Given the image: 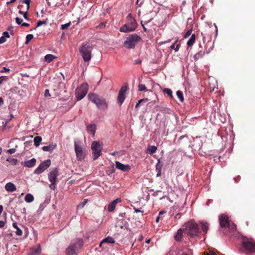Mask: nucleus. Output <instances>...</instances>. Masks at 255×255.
Here are the masks:
<instances>
[{
	"instance_id": "obj_1",
	"label": "nucleus",
	"mask_w": 255,
	"mask_h": 255,
	"mask_svg": "<svg viewBox=\"0 0 255 255\" xmlns=\"http://www.w3.org/2000/svg\"><path fill=\"white\" fill-rule=\"evenodd\" d=\"M137 26L136 20L132 17L131 13H129L127 16V22L120 28L122 32H128L134 31Z\"/></svg>"
},
{
	"instance_id": "obj_2",
	"label": "nucleus",
	"mask_w": 255,
	"mask_h": 255,
	"mask_svg": "<svg viewBox=\"0 0 255 255\" xmlns=\"http://www.w3.org/2000/svg\"><path fill=\"white\" fill-rule=\"evenodd\" d=\"M184 227L185 231L191 237L198 236L200 233L197 223L193 220H191L186 223Z\"/></svg>"
},
{
	"instance_id": "obj_3",
	"label": "nucleus",
	"mask_w": 255,
	"mask_h": 255,
	"mask_svg": "<svg viewBox=\"0 0 255 255\" xmlns=\"http://www.w3.org/2000/svg\"><path fill=\"white\" fill-rule=\"evenodd\" d=\"M88 98L90 101L95 103L99 109L105 110L107 109L108 104L106 100L99 95L94 93H90L88 95Z\"/></svg>"
},
{
	"instance_id": "obj_4",
	"label": "nucleus",
	"mask_w": 255,
	"mask_h": 255,
	"mask_svg": "<svg viewBox=\"0 0 255 255\" xmlns=\"http://www.w3.org/2000/svg\"><path fill=\"white\" fill-rule=\"evenodd\" d=\"M141 40V38L137 34H132L127 37L124 43V45L128 49H132Z\"/></svg>"
},
{
	"instance_id": "obj_5",
	"label": "nucleus",
	"mask_w": 255,
	"mask_h": 255,
	"mask_svg": "<svg viewBox=\"0 0 255 255\" xmlns=\"http://www.w3.org/2000/svg\"><path fill=\"white\" fill-rule=\"evenodd\" d=\"M83 246L81 240L77 239L72 242L66 250V255H77L78 248H81Z\"/></svg>"
},
{
	"instance_id": "obj_6",
	"label": "nucleus",
	"mask_w": 255,
	"mask_h": 255,
	"mask_svg": "<svg viewBox=\"0 0 255 255\" xmlns=\"http://www.w3.org/2000/svg\"><path fill=\"white\" fill-rule=\"evenodd\" d=\"M242 247L244 252L247 254L255 252V243L251 239L244 240L242 242Z\"/></svg>"
},
{
	"instance_id": "obj_7",
	"label": "nucleus",
	"mask_w": 255,
	"mask_h": 255,
	"mask_svg": "<svg viewBox=\"0 0 255 255\" xmlns=\"http://www.w3.org/2000/svg\"><path fill=\"white\" fill-rule=\"evenodd\" d=\"M92 49V47L87 44L84 45L80 48L79 51L84 61L88 62L91 60Z\"/></svg>"
},
{
	"instance_id": "obj_8",
	"label": "nucleus",
	"mask_w": 255,
	"mask_h": 255,
	"mask_svg": "<svg viewBox=\"0 0 255 255\" xmlns=\"http://www.w3.org/2000/svg\"><path fill=\"white\" fill-rule=\"evenodd\" d=\"M88 85L85 83L82 84L76 89V97L78 101L82 100L87 94Z\"/></svg>"
},
{
	"instance_id": "obj_9",
	"label": "nucleus",
	"mask_w": 255,
	"mask_h": 255,
	"mask_svg": "<svg viewBox=\"0 0 255 255\" xmlns=\"http://www.w3.org/2000/svg\"><path fill=\"white\" fill-rule=\"evenodd\" d=\"M74 148L77 159L79 161L83 160L86 155V151L84 149L79 142L74 141Z\"/></svg>"
},
{
	"instance_id": "obj_10",
	"label": "nucleus",
	"mask_w": 255,
	"mask_h": 255,
	"mask_svg": "<svg viewBox=\"0 0 255 255\" xmlns=\"http://www.w3.org/2000/svg\"><path fill=\"white\" fill-rule=\"evenodd\" d=\"M58 171L57 168H55L51 171L48 174V180L51 182L49 187L52 190L55 189V185L57 181Z\"/></svg>"
},
{
	"instance_id": "obj_11",
	"label": "nucleus",
	"mask_w": 255,
	"mask_h": 255,
	"mask_svg": "<svg viewBox=\"0 0 255 255\" xmlns=\"http://www.w3.org/2000/svg\"><path fill=\"white\" fill-rule=\"evenodd\" d=\"M91 149L93 151V159L95 160L101 155L102 145L99 142L94 141L92 143Z\"/></svg>"
},
{
	"instance_id": "obj_12",
	"label": "nucleus",
	"mask_w": 255,
	"mask_h": 255,
	"mask_svg": "<svg viewBox=\"0 0 255 255\" xmlns=\"http://www.w3.org/2000/svg\"><path fill=\"white\" fill-rule=\"evenodd\" d=\"M51 165V161L50 159L46 160L42 162L37 168L34 170V173L39 174L47 169Z\"/></svg>"
},
{
	"instance_id": "obj_13",
	"label": "nucleus",
	"mask_w": 255,
	"mask_h": 255,
	"mask_svg": "<svg viewBox=\"0 0 255 255\" xmlns=\"http://www.w3.org/2000/svg\"><path fill=\"white\" fill-rule=\"evenodd\" d=\"M128 86L127 85H124L121 87L119 91L118 96V102L120 106L123 104L125 100L126 93L128 90Z\"/></svg>"
},
{
	"instance_id": "obj_14",
	"label": "nucleus",
	"mask_w": 255,
	"mask_h": 255,
	"mask_svg": "<svg viewBox=\"0 0 255 255\" xmlns=\"http://www.w3.org/2000/svg\"><path fill=\"white\" fill-rule=\"evenodd\" d=\"M220 225L222 228H227L230 226L229 217L225 215L222 214L219 218Z\"/></svg>"
},
{
	"instance_id": "obj_15",
	"label": "nucleus",
	"mask_w": 255,
	"mask_h": 255,
	"mask_svg": "<svg viewBox=\"0 0 255 255\" xmlns=\"http://www.w3.org/2000/svg\"><path fill=\"white\" fill-rule=\"evenodd\" d=\"M115 164L117 168L124 172L128 171L131 168L129 165L123 164L119 161H116Z\"/></svg>"
},
{
	"instance_id": "obj_16",
	"label": "nucleus",
	"mask_w": 255,
	"mask_h": 255,
	"mask_svg": "<svg viewBox=\"0 0 255 255\" xmlns=\"http://www.w3.org/2000/svg\"><path fill=\"white\" fill-rule=\"evenodd\" d=\"M121 199L120 198H117L116 200L110 203L108 206V210L110 212H113L116 208V205L121 202Z\"/></svg>"
},
{
	"instance_id": "obj_17",
	"label": "nucleus",
	"mask_w": 255,
	"mask_h": 255,
	"mask_svg": "<svg viewBox=\"0 0 255 255\" xmlns=\"http://www.w3.org/2000/svg\"><path fill=\"white\" fill-rule=\"evenodd\" d=\"M41 252L40 246L39 245L36 247L30 249L28 255H40Z\"/></svg>"
},
{
	"instance_id": "obj_18",
	"label": "nucleus",
	"mask_w": 255,
	"mask_h": 255,
	"mask_svg": "<svg viewBox=\"0 0 255 255\" xmlns=\"http://www.w3.org/2000/svg\"><path fill=\"white\" fill-rule=\"evenodd\" d=\"M36 159L35 158H32L30 160H27L24 161V162H21V164L23 165L25 167H32L35 166L36 163Z\"/></svg>"
},
{
	"instance_id": "obj_19",
	"label": "nucleus",
	"mask_w": 255,
	"mask_h": 255,
	"mask_svg": "<svg viewBox=\"0 0 255 255\" xmlns=\"http://www.w3.org/2000/svg\"><path fill=\"white\" fill-rule=\"evenodd\" d=\"M184 231H185L184 229L182 228L179 229L177 231L176 234L174 236V239L176 241L179 242L181 240L183 237Z\"/></svg>"
},
{
	"instance_id": "obj_20",
	"label": "nucleus",
	"mask_w": 255,
	"mask_h": 255,
	"mask_svg": "<svg viewBox=\"0 0 255 255\" xmlns=\"http://www.w3.org/2000/svg\"><path fill=\"white\" fill-rule=\"evenodd\" d=\"M178 255H192V251L188 248L179 249L177 252Z\"/></svg>"
},
{
	"instance_id": "obj_21",
	"label": "nucleus",
	"mask_w": 255,
	"mask_h": 255,
	"mask_svg": "<svg viewBox=\"0 0 255 255\" xmlns=\"http://www.w3.org/2000/svg\"><path fill=\"white\" fill-rule=\"evenodd\" d=\"M5 189L7 191L10 192H13L16 189L15 185L11 182L6 183L5 185Z\"/></svg>"
},
{
	"instance_id": "obj_22",
	"label": "nucleus",
	"mask_w": 255,
	"mask_h": 255,
	"mask_svg": "<svg viewBox=\"0 0 255 255\" xmlns=\"http://www.w3.org/2000/svg\"><path fill=\"white\" fill-rule=\"evenodd\" d=\"M201 225V230L204 233V234H207L209 227V224L205 222L201 221L200 222Z\"/></svg>"
},
{
	"instance_id": "obj_23",
	"label": "nucleus",
	"mask_w": 255,
	"mask_h": 255,
	"mask_svg": "<svg viewBox=\"0 0 255 255\" xmlns=\"http://www.w3.org/2000/svg\"><path fill=\"white\" fill-rule=\"evenodd\" d=\"M205 54V52L203 50H200L198 52L196 53L193 56V59L195 61L202 58Z\"/></svg>"
},
{
	"instance_id": "obj_24",
	"label": "nucleus",
	"mask_w": 255,
	"mask_h": 255,
	"mask_svg": "<svg viewBox=\"0 0 255 255\" xmlns=\"http://www.w3.org/2000/svg\"><path fill=\"white\" fill-rule=\"evenodd\" d=\"M96 126L95 124H91L87 127V130L89 132H91L93 135H94L96 131Z\"/></svg>"
},
{
	"instance_id": "obj_25",
	"label": "nucleus",
	"mask_w": 255,
	"mask_h": 255,
	"mask_svg": "<svg viewBox=\"0 0 255 255\" xmlns=\"http://www.w3.org/2000/svg\"><path fill=\"white\" fill-rule=\"evenodd\" d=\"M56 147V144H49L42 147V150L44 151H51Z\"/></svg>"
},
{
	"instance_id": "obj_26",
	"label": "nucleus",
	"mask_w": 255,
	"mask_h": 255,
	"mask_svg": "<svg viewBox=\"0 0 255 255\" xmlns=\"http://www.w3.org/2000/svg\"><path fill=\"white\" fill-rule=\"evenodd\" d=\"M195 40H196V35L195 34H192L191 36L190 37V38H189L188 41H187V45L189 47L192 46L194 44V43H195Z\"/></svg>"
},
{
	"instance_id": "obj_27",
	"label": "nucleus",
	"mask_w": 255,
	"mask_h": 255,
	"mask_svg": "<svg viewBox=\"0 0 255 255\" xmlns=\"http://www.w3.org/2000/svg\"><path fill=\"white\" fill-rule=\"evenodd\" d=\"M25 201L27 203L32 202L34 200V197L31 194H27L24 197Z\"/></svg>"
},
{
	"instance_id": "obj_28",
	"label": "nucleus",
	"mask_w": 255,
	"mask_h": 255,
	"mask_svg": "<svg viewBox=\"0 0 255 255\" xmlns=\"http://www.w3.org/2000/svg\"><path fill=\"white\" fill-rule=\"evenodd\" d=\"M42 141V137L40 136H36L34 138V144L36 147H38L41 141Z\"/></svg>"
},
{
	"instance_id": "obj_29",
	"label": "nucleus",
	"mask_w": 255,
	"mask_h": 255,
	"mask_svg": "<svg viewBox=\"0 0 255 255\" xmlns=\"http://www.w3.org/2000/svg\"><path fill=\"white\" fill-rule=\"evenodd\" d=\"M13 227L14 228H15L16 231H15V234L17 236H21L22 235V231L21 229H20L16 223H13Z\"/></svg>"
},
{
	"instance_id": "obj_30",
	"label": "nucleus",
	"mask_w": 255,
	"mask_h": 255,
	"mask_svg": "<svg viewBox=\"0 0 255 255\" xmlns=\"http://www.w3.org/2000/svg\"><path fill=\"white\" fill-rule=\"evenodd\" d=\"M102 243L114 244L115 243V241L112 237L108 236V237L102 240Z\"/></svg>"
},
{
	"instance_id": "obj_31",
	"label": "nucleus",
	"mask_w": 255,
	"mask_h": 255,
	"mask_svg": "<svg viewBox=\"0 0 255 255\" xmlns=\"http://www.w3.org/2000/svg\"><path fill=\"white\" fill-rule=\"evenodd\" d=\"M56 57L52 54H47L45 56V60L47 62H51Z\"/></svg>"
},
{
	"instance_id": "obj_32",
	"label": "nucleus",
	"mask_w": 255,
	"mask_h": 255,
	"mask_svg": "<svg viewBox=\"0 0 255 255\" xmlns=\"http://www.w3.org/2000/svg\"><path fill=\"white\" fill-rule=\"evenodd\" d=\"M163 93L167 94L171 98H173L172 91L171 89L168 88H165L163 90Z\"/></svg>"
},
{
	"instance_id": "obj_33",
	"label": "nucleus",
	"mask_w": 255,
	"mask_h": 255,
	"mask_svg": "<svg viewBox=\"0 0 255 255\" xmlns=\"http://www.w3.org/2000/svg\"><path fill=\"white\" fill-rule=\"evenodd\" d=\"M157 149V147L154 145H150L148 147V151L150 154H153L155 153Z\"/></svg>"
},
{
	"instance_id": "obj_34",
	"label": "nucleus",
	"mask_w": 255,
	"mask_h": 255,
	"mask_svg": "<svg viewBox=\"0 0 255 255\" xmlns=\"http://www.w3.org/2000/svg\"><path fill=\"white\" fill-rule=\"evenodd\" d=\"M6 161L13 165H15L17 163V160L16 158H8Z\"/></svg>"
},
{
	"instance_id": "obj_35",
	"label": "nucleus",
	"mask_w": 255,
	"mask_h": 255,
	"mask_svg": "<svg viewBox=\"0 0 255 255\" xmlns=\"http://www.w3.org/2000/svg\"><path fill=\"white\" fill-rule=\"evenodd\" d=\"M177 42V40H176L175 41V42H174L173 44H172L171 45V46H170L171 49H174L175 51H178V50L179 49V47H180V43H178V44L176 45V43Z\"/></svg>"
},
{
	"instance_id": "obj_36",
	"label": "nucleus",
	"mask_w": 255,
	"mask_h": 255,
	"mask_svg": "<svg viewBox=\"0 0 255 255\" xmlns=\"http://www.w3.org/2000/svg\"><path fill=\"white\" fill-rule=\"evenodd\" d=\"M177 96L179 99L180 102H183L184 101V97L182 92L181 91H177L176 92Z\"/></svg>"
},
{
	"instance_id": "obj_37",
	"label": "nucleus",
	"mask_w": 255,
	"mask_h": 255,
	"mask_svg": "<svg viewBox=\"0 0 255 255\" xmlns=\"http://www.w3.org/2000/svg\"><path fill=\"white\" fill-rule=\"evenodd\" d=\"M87 202H88L87 199H84L82 202H81L78 205H77V209H79L83 208L84 207V206L86 204Z\"/></svg>"
},
{
	"instance_id": "obj_38",
	"label": "nucleus",
	"mask_w": 255,
	"mask_h": 255,
	"mask_svg": "<svg viewBox=\"0 0 255 255\" xmlns=\"http://www.w3.org/2000/svg\"><path fill=\"white\" fill-rule=\"evenodd\" d=\"M33 35L31 34H29L26 35V41H25V44H27L29 43V42L33 39Z\"/></svg>"
},
{
	"instance_id": "obj_39",
	"label": "nucleus",
	"mask_w": 255,
	"mask_h": 255,
	"mask_svg": "<svg viewBox=\"0 0 255 255\" xmlns=\"http://www.w3.org/2000/svg\"><path fill=\"white\" fill-rule=\"evenodd\" d=\"M138 87V90L139 91H147L146 87H145V86L144 85L139 84Z\"/></svg>"
},
{
	"instance_id": "obj_40",
	"label": "nucleus",
	"mask_w": 255,
	"mask_h": 255,
	"mask_svg": "<svg viewBox=\"0 0 255 255\" xmlns=\"http://www.w3.org/2000/svg\"><path fill=\"white\" fill-rule=\"evenodd\" d=\"M192 31H193L192 28H191L190 29L188 30L186 32V33L185 34L184 37L185 38L188 37L191 34Z\"/></svg>"
},
{
	"instance_id": "obj_41",
	"label": "nucleus",
	"mask_w": 255,
	"mask_h": 255,
	"mask_svg": "<svg viewBox=\"0 0 255 255\" xmlns=\"http://www.w3.org/2000/svg\"><path fill=\"white\" fill-rule=\"evenodd\" d=\"M70 24H71L70 22H69V23H66L64 24H62L61 25V29L63 30L67 29L68 28V27L70 25Z\"/></svg>"
},
{
	"instance_id": "obj_42",
	"label": "nucleus",
	"mask_w": 255,
	"mask_h": 255,
	"mask_svg": "<svg viewBox=\"0 0 255 255\" xmlns=\"http://www.w3.org/2000/svg\"><path fill=\"white\" fill-rule=\"evenodd\" d=\"M106 22H101L100 24H99V25L97 27L99 28L100 29H102L106 26Z\"/></svg>"
},
{
	"instance_id": "obj_43",
	"label": "nucleus",
	"mask_w": 255,
	"mask_h": 255,
	"mask_svg": "<svg viewBox=\"0 0 255 255\" xmlns=\"http://www.w3.org/2000/svg\"><path fill=\"white\" fill-rule=\"evenodd\" d=\"M151 20V19H150V20H148V21H147L145 22V23H144V24H142V21L141 22V25H142V27H143V29L144 31H145V32H146L147 31V28L144 26V24H147L148 22H149Z\"/></svg>"
},
{
	"instance_id": "obj_44",
	"label": "nucleus",
	"mask_w": 255,
	"mask_h": 255,
	"mask_svg": "<svg viewBox=\"0 0 255 255\" xmlns=\"http://www.w3.org/2000/svg\"><path fill=\"white\" fill-rule=\"evenodd\" d=\"M148 101V99L147 98H143L140 100H139L137 103H138V104H141L142 103H145L147 102Z\"/></svg>"
},
{
	"instance_id": "obj_45",
	"label": "nucleus",
	"mask_w": 255,
	"mask_h": 255,
	"mask_svg": "<svg viewBox=\"0 0 255 255\" xmlns=\"http://www.w3.org/2000/svg\"><path fill=\"white\" fill-rule=\"evenodd\" d=\"M16 22L18 24H21L22 23L23 20L19 17H16L15 18Z\"/></svg>"
},
{
	"instance_id": "obj_46",
	"label": "nucleus",
	"mask_w": 255,
	"mask_h": 255,
	"mask_svg": "<svg viewBox=\"0 0 255 255\" xmlns=\"http://www.w3.org/2000/svg\"><path fill=\"white\" fill-rule=\"evenodd\" d=\"M6 38L2 36L0 37V44L4 43L6 41Z\"/></svg>"
},
{
	"instance_id": "obj_47",
	"label": "nucleus",
	"mask_w": 255,
	"mask_h": 255,
	"mask_svg": "<svg viewBox=\"0 0 255 255\" xmlns=\"http://www.w3.org/2000/svg\"><path fill=\"white\" fill-rule=\"evenodd\" d=\"M16 151V149L15 148H10L7 150V152H8L9 154H12L14 153Z\"/></svg>"
},
{
	"instance_id": "obj_48",
	"label": "nucleus",
	"mask_w": 255,
	"mask_h": 255,
	"mask_svg": "<svg viewBox=\"0 0 255 255\" xmlns=\"http://www.w3.org/2000/svg\"><path fill=\"white\" fill-rule=\"evenodd\" d=\"M44 96L45 97H50V94L49 93V91L48 89H46L45 91V92H44Z\"/></svg>"
},
{
	"instance_id": "obj_49",
	"label": "nucleus",
	"mask_w": 255,
	"mask_h": 255,
	"mask_svg": "<svg viewBox=\"0 0 255 255\" xmlns=\"http://www.w3.org/2000/svg\"><path fill=\"white\" fill-rule=\"evenodd\" d=\"M45 23H46V22L44 21H39L37 23V26L36 27H39V26L42 25V24H45Z\"/></svg>"
},
{
	"instance_id": "obj_50",
	"label": "nucleus",
	"mask_w": 255,
	"mask_h": 255,
	"mask_svg": "<svg viewBox=\"0 0 255 255\" xmlns=\"http://www.w3.org/2000/svg\"><path fill=\"white\" fill-rule=\"evenodd\" d=\"M2 35V36H4L5 38H9L10 37L9 33L7 31L3 32Z\"/></svg>"
},
{
	"instance_id": "obj_51",
	"label": "nucleus",
	"mask_w": 255,
	"mask_h": 255,
	"mask_svg": "<svg viewBox=\"0 0 255 255\" xmlns=\"http://www.w3.org/2000/svg\"><path fill=\"white\" fill-rule=\"evenodd\" d=\"M23 17L24 18L26 19V20H28V12L27 11L24 12V13H23Z\"/></svg>"
},
{
	"instance_id": "obj_52",
	"label": "nucleus",
	"mask_w": 255,
	"mask_h": 255,
	"mask_svg": "<svg viewBox=\"0 0 255 255\" xmlns=\"http://www.w3.org/2000/svg\"><path fill=\"white\" fill-rule=\"evenodd\" d=\"M5 225V223L3 221L0 220V228H3Z\"/></svg>"
},
{
	"instance_id": "obj_53",
	"label": "nucleus",
	"mask_w": 255,
	"mask_h": 255,
	"mask_svg": "<svg viewBox=\"0 0 255 255\" xmlns=\"http://www.w3.org/2000/svg\"><path fill=\"white\" fill-rule=\"evenodd\" d=\"M144 0H140V1L137 2V0H136V4H137L139 6H141L142 3H143Z\"/></svg>"
},
{
	"instance_id": "obj_54",
	"label": "nucleus",
	"mask_w": 255,
	"mask_h": 255,
	"mask_svg": "<svg viewBox=\"0 0 255 255\" xmlns=\"http://www.w3.org/2000/svg\"><path fill=\"white\" fill-rule=\"evenodd\" d=\"M31 0H23V2L26 4V5L30 4Z\"/></svg>"
},
{
	"instance_id": "obj_55",
	"label": "nucleus",
	"mask_w": 255,
	"mask_h": 255,
	"mask_svg": "<svg viewBox=\"0 0 255 255\" xmlns=\"http://www.w3.org/2000/svg\"><path fill=\"white\" fill-rule=\"evenodd\" d=\"M141 63V60L140 59H136L134 60L135 64H139Z\"/></svg>"
},
{
	"instance_id": "obj_56",
	"label": "nucleus",
	"mask_w": 255,
	"mask_h": 255,
	"mask_svg": "<svg viewBox=\"0 0 255 255\" xmlns=\"http://www.w3.org/2000/svg\"><path fill=\"white\" fill-rule=\"evenodd\" d=\"M9 71V69L6 68V67H3L1 72H4Z\"/></svg>"
},
{
	"instance_id": "obj_57",
	"label": "nucleus",
	"mask_w": 255,
	"mask_h": 255,
	"mask_svg": "<svg viewBox=\"0 0 255 255\" xmlns=\"http://www.w3.org/2000/svg\"><path fill=\"white\" fill-rule=\"evenodd\" d=\"M208 255H217L213 251H210L208 253Z\"/></svg>"
},
{
	"instance_id": "obj_58",
	"label": "nucleus",
	"mask_w": 255,
	"mask_h": 255,
	"mask_svg": "<svg viewBox=\"0 0 255 255\" xmlns=\"http://www.w3.org/2000/svg\"><path fill=\"white\" fill-rule=\"evenodd\" d=\"M21 25H22V26L28 27V26H29V24L28 23H26V22H22V23H21Z\"/></svg>"
},
{
	"instance_id": "obj_59",
	"label": "nucleus",
	"mask_w": 255,
	"mask_h": 255,
	"mask_svg": "<svg viewBox=\"0 0 255 255\" xmlns=\"http://www.w3.org/2000/svg\"><path fill=\"white\" fill-rule=\"evenodd\" d=\"M16 0H10V1H7V2H6V4H7V5H8V4H9L11 3H13V2H14Z\"/></svg>"
},
{
	"instance_id": "obj_60",
	"label": "nucleus",
	"mask_w": 255,
	"mask_h": 255,
	"mask_svg": "<svg viewBox=\"0 0 255 255\" xmlns=\"http://www.w3.org/2000/svg\"><path fill=\"white\" fill-rule=\"evenodd\" d=\"M134 212L136 213H139V212H143V211H141L139 209L134 208Z\"/></svg>"
},
{
	"instance_id": "obj_61",
	"label": "nucleus",
	"mask_w": 255,
	"mask_h": 255,
	"mask_svg": "<svg viewBox=\"0 0 255 255\" xmlns=\"http://www.w3.org/2000/svg\"><path fill=\"white\" fill-rule=\"evenodd\" d=\"M3 104V100L2 98H0V106Z\"/></svg>"
},
{
	"instance_id": "obj_62",
	"label": "nucleus",
	"mask_w": 255,
	"mask_h": 255,
	"mask_svg": "<svg viewBox=\"0 0 255 255\" xmlns=\"http://www.w3.org/2000/svg\"><path fill=\"white\" fill-rule=\"evenodd\" d=\"M160 218V216L159 215H158V216L157 217L156 219V222L157 223H158L159 222Z\"/></svg>"
},
{
	"instance_id": "obj_63",
	"label": "nucleus",
	"mask_w": 255,
	"mask_h": 255,
	"mask_svg": "<svg viewBox=\"0 0 255 255\" xmlns=\"http://www.w3.org/2000/svg\"><path fill=\"white\" fill-rule=\"evenodd\" d=\"M3 210V206L2 205H0V215L1 214Z\"/></svg>"
},
{
	"instance_id": "obj_64",
	"label": "nucleus",
	"mask_w": 255,
	"mask_h": 255,
	"mask_svg": "<svg viewBox=\"0 0 255 255\" xmlns=\"http://www.w3.org/2000/svg\"><path fill=\"white\" fill-rule=\"evenodd\" d=\"M4 79V78L3 77H0V85L1 84Z\"/></svg>"
}]
</instances>
